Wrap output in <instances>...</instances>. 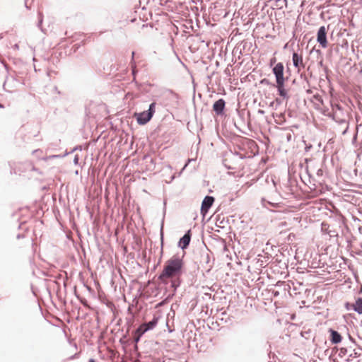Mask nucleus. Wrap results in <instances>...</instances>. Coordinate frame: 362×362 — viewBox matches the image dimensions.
<instances>
[{
	"instance_id": "nucleus-1",
	"label": "nucleus",
	"mask_w": 362,
	"mask_h": 362,
	"mask_svg": "<svg viewBox=\"0 0 362 362\" xmlns=\"http://www.w3.org/2000/svg\"><path fill=\"white\" fill-rule=\"evenodd\" d=\"M184 262L177 255L173 256L166 261L159 279L164 281L165 279L179 276L182 274Z\"/></svg>"
},
{
	"instance_id": "nucleus-2",
	"label": "nucleus",
	"mask_w": 362,
	"mask_h": 362,
	"mask_svg": "<svg viewBox=\"0 0 362 362\" xmlns=\"http://www.w3.org/2000/svg\"><path fill=\"white\" fill-rule=\"evenodd\" d=\"M155 106L156 103H153L150 105L149 109L148 111H144L141 113H136L134 115L136 118L137 122L139 124H146L150 119L152 118L154 112H155Z\"/></svg>"
},
{
	"instance_id": "nucleus-3",
	"label": "nucleus",
	"mask_w": 362,
	"mask_h": 362,
	"mask_svg": "<svg viewBox=\"0 0 362 362\" xmlns=\"http://www.w3.org/2000/svg\"><path fill=\"white\" fill-rule=\"evenodd\" d=\"M329 29V26H321L317 34V41L322 48L327 47V33Z\"/></svg>"
},
{
	"instance_id": "nucleus-4",
	"label": "nucleus",
	"mask_w": 362,
	"mask_h": 362,
	"mask_svg": "<svg viewBox=\"0 0 362 362\" xmlns=\"http://www.w3.org/2000/svg\"><path fill=\"white\" fill-rule=\"evenodd\" d=\"M284 65L281 62L276 64V66L273 68V73L276 76V83L285 81L284 77Z\"/></svg>"
},
{
	"instance_id": "nucleus-5",
	"label": "nucleus",
	"mask_w": 362,
	"mask_h": 362,
	"mask_svg": "<svg viewBox=\"0 0 362 362\" xmlns=\"http://www.w3.org/2000/svg\"><path fill=\"white\" fill-rule=\"evenodd\" d=\"M214 202V198L213 197L206 196L204 199L202 204V207H201V214L203 216H205L209 208L212 206Z\"/></svg>"
},
{
	"instance_id": "nucleus-6",
	"label": "nucleus",
	"mask_w": 362,
	"mask_h": 362,
	"mask_svg": "<svg viewBox=\"0 0 362 362\" xmlns=\"http://www.w3.org/2000/svg\"><path fill=\"white\" fill-rule=\"evenodd\" d=\"M293 63L296 68L298 69V71H300L301 69L304 68V64L303 62V57L300 54H298L296 52L293 54Z\"/></svg>"
},
{
	"instance_id": "nucleus-7",
	"label": "nucleus",
	"mask_w": 362,
	"mask_h": 362,
	"mask_svg": "<svg viewBox=\"0 0 362 362\" xmlns=\"http://www.w3.org/2000/svg\"><path fill=\"white\" fill-rule=\"evenodd\" d=\"M346 308L348 310L353 309L358 314H362V298H358L355 303H347Z\"/></svg>"
},
{
	"instance_id": "nucleus-8",
	"label": "nucleus",
	"mask_w": 362,
	"mask_h": 362,
	"mask_svg": "<svg viewBox=\"0 0 362 362\" xmlns=\"http://www.w3.org/2000/svg\"><path fill=\"white\" fill-rule=\"evenodd\" d=\"M148 330V325L146 323L141 325L135 332L134 339L137 342L140 339V337Z\"/></svg>"
},
{
	"instance_id": "nucleus-9",
	"label": "nucleus",
	"mask_w": 362,
	"mask_h": 362,
	"mask_svg": "<svg viewBox=\"0 0 362 362\" xmlns=\"http://www.w3.org/2000/svg\"><path fill=\"white\" fill-rule=\"evenodd\" d=\"M190 240H191V233H190V230H188V232L180 240L179 246L182 249L187 248L189 244Z\"/></svg>"
},
{
	"instance_id": "nucleus-10",
	"label": "nucleus",
	"mask_w": 362,
	"mask_h": 362,
	"mask_svg": "<svg viewBox=\"0 0 362 362\" xmlns=\"http://www.w3.org/2000/svg\"><path fill=\"white\" fill-rule=\"evenodd\" d=\"M225 107V101L223 99H219L216 101L213 105V110L218 115L222 114Z\"/></svg>"
},
{
	"instance_id": "nucleus-11",
	"label": "nucleus",
	"mask_w": 362,
	"mask_h": 362,
	"mask_svg": "<svg viewBox=\"0 0 362 362\" xmlns=\"http://www.w3.org/2000/svg\"><path fill=\"white\" fill-rule=\"evenodd\" d=\"M331 332V341L332 344H338L341 341V336L335 330H330Z\"/></svg>"
},
{
	"instance_id": "nucleus-12",
	"label": "nucleus",
	"mask_w": 362,
	"mask_h": 362,
	"mask_svg": "<svg viewBox=\"0 0 362 362\" xmlns=\"http://www.w3.org/2000/svg\"><path fill=\"white\" fill-rule=\"evenodd\" d=\"M276 88L281 96L285 97L286 95V91L284 88V82L276 83Z\"/></svg>"
},
{
	"instance_id": "nucleus-13",
	"label": "nucleus",
	"mask_w": 362,
	"mask_h": 362,
	"mask_svg": "<svg viewBox=\"0 0 362 362\" xmlns=\"http://www.w3.org/2000/svg\"><path fill=\"white\" fill-rule=\"evenodd\" d=\"M156 324V320H153L149 322L148 323H146L148 325V329H152Z\"/></svg>"
},
{
	"instance_id": "nucleus-14",
	"label": "nucleus",
	"mask_w": 362,
	"mask_h": 362,
	"mask_svg": "<svg viewBox=\"0 0 362 362\" xmlns=\"http://www.w3.org/2000/svg\"><path fill=\"white\" fill-rule=\"evenodd\" d=\"M132 73H133V74H135V69H136V66H135L134 62H133V60H134V52H132Z\"/></svg>"
},
{
	"instance_id": "nucleus-15",
	"label": "nucleus",
	"mask_w": 362,
	"mask_h": 362,
	"mask_svg": "<svg viewBox=\"0 0 362 362\" xmlns=\"http://www.w3.org/2000/svg\"><path fill=\"white\" fill-rule=\"evenodd\" d=\"M267 203L272 206H277L278 204H274V203H272L271 202H267Z\"/></svg>"
},
{
	"instance_id": "nucleus-16",
	"label": "nucleus",
	"mask_w": 362,
	"mask_h": 362,
	"mask_svg": "<svg viewBox=\"0 0 362 362\" xmlns=\"http://www.w3.org/2000/svg\"><path fill=\"white\" fill-rule=\"evenodd\" d=\"M276 62V58H273L271 59V64H272L273 63H274Z\"/></svg>"
},
{
	"instance_id": "nucleus-17",
	"label": "nucleus",
	"mask_w": 362,
	"mask_h": 362,
	"mask_svg": "<svg viewBox=\"0 0 362 362\" xmlns=\"http://www.w3.org/2000/svg\"><path fill=\"white\" fill-rule=\"evenodd\" d=\"M278 1H281V0H278ZM282 1H283L284 3H286V0H282Z\"/></svg>"
},
{
	"instance_id": "nucleus-18",
	"label": "nucleus",
	"mask_w": 362,
	"mask_h": 362,
	"mask_svg": "<svg viewBox=\"0 0 362 362\" xmlns=\"http://www.w3.org/2000/svg\"><path fill=\"white\" fill-rule=\"evenodd\" d=\"M88 362H90V360Z\"/></svg>"
},
{
	"instance_id": "nucleus-19",
	"label": "nucleus",
	"mask_w": 362,
	"mask_h": 362,
	"mask_svg": "<svg viewBox=\"0 0 362 362\" xmlns=\"http://www.w3.org/2000/svg\"><path fill=\"white\" fill-rule=\"evenodd\" d=\"M92 362H94L93 361H92Z\"/></svg>"
}]
</instances>
